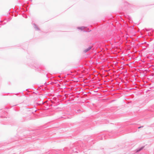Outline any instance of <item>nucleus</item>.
<instances>
[{
  "label": "nucleus",
  "instance_id": "7ed1b4c3",
  "mask_svg": "<svg viewBox=\"0 0 154 154\" xmlns=\"http://www.w3.org/2000/svg\"><path fill=\"white\" fill-rule=\"evenodd\" d=\"M78 29H81V30H83L85 28V27H84V26H82V27H78L77 28Z\"/></svg>",
  "mask_w": 154,
  "mask_h": 154
},
{
  "label": "nucleus",
  "instance_id": "423d86ee",
  "mask_svg": "<svg viewBox=\"0 0 154 154\" xmlns=\"http://www.w3.org/2000/svg\"><path fill=\"white\" fill-rule=\"evenodd\" d=\"M60 96V97H61V96H62L61 95H59L58 96Z\"/></svg>",
  "mask_w": 154,
  "mask_h": 154
},
{
  "label": "nucleus",
  "instance_id": "20e7f679",
  "mask_svg": "<svg viewBox=\"0 0 154 154\" xmlns=\"http://www.w3.org/2000/svg\"><path fill=\"white\" fill-rule=\"evenodd\" d=\"M34 28L37 30L38 29V27L36 26V25L35 24H34Z\"/></svg>",
  "mask_w": 154,
  "mask_h": 154
},
{
  "label": "nucleus",
  "instance_id": "f257e3e1",
  "mask_svg": "<svg viewBox=\"0 0 154 154\" xmlns=\"http://www.w3.org/2000/svg\"><path fill=\"white\" fill-rule=\"evenodd\" d=\"M144 148V146H143V147H142L140 148L139 149H137L136 150V152H140V151L142 149H143Z\"/></svg>",
  "mask_w": 154,
  "mask_h": 154
},
{
  "label": "nucleus",
  "instance_id": "f03ea898",
  "mask_svg": "<svg viewBox=\"0 0 154 154\" xmlns=\"http://www.w3.org/2000/svg\"><path fill=\"white\" fill-rule=\"evenodd\" d=\"M91 47H89L88 48L86 49L85 50V52H86L88 51H89L90 49H91Z\"/></svg>",
  "mask_w": 154,
  "mask_h": 154
},
{
  "label": "nucleus",
  "instance_id": "39448f33",
  "mask_svg": "<svg viewBox=\"0 0 154 154\" xmlns=\"http://www.w3.org/2000/svg\"><path fill=\"white\" fill-rule=\"evenodd\" d=\"M143 127V126H141V127H138V128H142V127Z\"/></svg>",
  "mask_w": 154,
  "mask_h": 154
}]
</instances>
